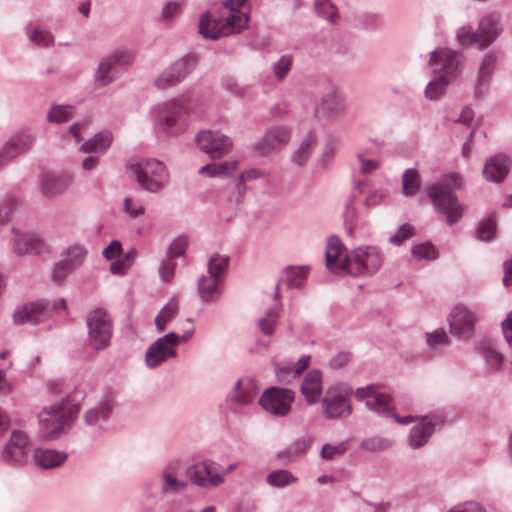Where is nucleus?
Returning a JSON list of instances; mask_svg holds the SVG:
<instances>
[{
	"mask_svg": "<svg viewBox=\"0 0 512 512\" xmlns=\"http://www.w3.org/2000/svg\"><path fill=\"white\" fill-rule=\"evenodd\" d=\"M391 445L392 441L387 438L371 437L365 439L362 442L361 447L369 452H380L390 448Z\"/></svg>",
	"mask_w": 512,
	"mask_h": 512,
	"instance_id": "obj_54",
	"label": "nucleus"
},
{
	"mask_svg": "<svg viewBox=\"0 0 512 512\" xmlns=\"http://www.w3.org/2000/svg\"><path fill=\"white\" fill-rule=\"evenodd\" d=\"M498 62V57L494 52H488L483 55L479 70L477 81L475 84V89L477 93H482V91L489 85L491 77L495 71V67Z\"/></svg>",
	"mask_w": 512,
	"mask_h": 512,
	"instance_id": "obj_31",
	"label": "nucleus"
},
{
	"mask_svg": "<svg viewBox=\"0 0 512 512\" xmlns=\"http://www.w3.org/2000/svg\"><path fill=\"white\" fill-rule=\"evenodd\" d=\"M280 308L278 305L270 307L265 314V317L258 320V326L263 334L269 336L274 332V327L279 317Z\"/></svg>",
	"mask_w": 512,
	"mask_h": 512,
	"instance_id": "obj_49",
	"label": "nucleus"
},
{
	"mask_svg": "<svg viewBox=\"0 0 512 512\" xmlns=\"http://www.w3.org/2000/svg\"><path fill=\"white\" fill-rule=\"evenodd\" d=\"M14 233L13 251L18 256L23 255H38L43 249V243L33 234L20 233L17 229L13 228Z\"/></svg>",
	"mask_w": 512,
	"mask_h": 512,
	"instance_id": "obj_30",
	"label": "nucleus"
},
{
	"mask_svg": "<svg viewBox=\"0 0 512 512\" xmlns=\"http://www.w3.org/2000/svg\"><path fill=\"white\" fill-rule=\"evenodd\" d=\"M86 254L83 246L73 244L61 252L60 259L73 271L83 264Z\"/></svg>",
	"mask_w": 512,
	"mask_h": 512,
	"instance_id": "obj_38",
	"label": "nucleus"
},
{
	"mask_svg": "<svg viewBox=\"0 0 512 512\" xmlns=\"http://www.w3.org/2000/svg\"><path fill=\"white\" fill-rule=\"evenodd\" d=\"M177 468V461H171L162 469L158 480L161 494L176 495L186 488L187 482L177 478Z\"/></svg>",
	"mask_w": 512,
	"mask_h": 512,
	"instance_id": "obj_24",
	"label": "nucleus"
},
{
	"mask_svg": "<svg viewBox=\"0 0 512 512\" xmlns=\"http://www.w3.org/2000/svg\"><path fill=\"white\" fill-rule=\"evenodd\" d=\"M184 3V0H168L161 9L162 20L170 22L177 17L181 13Z\"/></svg>",
	"mask_w": 512,
	"mask_h": 512,
	"instance_id": "obj_53",
	"label": "nucleus"
},
{
	"mask_svg": "<svg viewBox=\"0 0 512 512\" xmlns=\"http://www.w3.org/2000/svg\"><path fill=\"white\" fill-rule=\"evenodd\" d=\"M84 398L85 393L74 388L59 401L43 407L38 413L41 437L53 440L66 432L77 418Z\"/></svg>",
	"mask_w": 512,
	"mask_h": 512,
	"instance_id": "obj_2",
	"label": "nucleus"
},
{
	"mask_svg": "<svg viewBox=\"0 0 512 512\" xmlns=\"http://www.w3.org/2000/svg\"><path fill=\"white\" fill-rule=\"evenodd\" d=\"M356 398L364 401L368 410L385 417H393L399 424L406 425L420 419L419 416H397L393 413L392 399L389 394L382 392L376 385L356 389Z\"/></svg>",
	"mask_w": 512,
	"mask_h": 512,
	"instance_id": "obj_8",
	"label": "nucleus"
},
{
	"mask_svg": "<svg viewBox=\"0 0 512 512\" xmlns=\"http://www.w3.org/2000/svg\"><path fill=\"white\" fill-rule=\"evenodd\" d=\"M456 40L459 45L466 46L476 43L481 50V41L477 30H473L471 26H461L456 31Z\"/></svg>",
	"mask_w": 512,
	"mask_h": 512,
	"instance_id": "obj_51",
	"label": "nucleus"
},
{
	"mask_svg": "<svg viewBox=\"0 0 512 512\" xmlns=\"http://www.w3.org/2000/svg\"><path fill=\"white\" fill-rule=\"evenodd\" d=\"M348 446V441H341L335 445L324 444L321 449V457L324 460L338 459L346 453Z\"/></svg>",
	"mask_w": 512,
	"mask_h": 512,
	"instance_id": "obj_52",
	"label": "nucleus"
},
{
	"mask_svg": "<svg viewBox=\"0 0 512 512\" xmlns=\"http://www.w3.org/2000/svg\"><path fill=\"white\" fill-rule=\"evenodd\" d=\"M317 140L315 133L313 131H309L306 136L302 139L299 146L294 150L291 155L292 162L298 167L304 166L308 159L310 158Z\"/></svg>",
	"mask_w": 512,
	"mask_h": 512,
	"instance_id": "obj_34",
	"label": "nucleus"
},
{
	"mask_svg": "<svg viewBox=\"0 0 512 512\" xmlns=\"http://www.w3.org/2000/svg\"><path fill=\"white\" fill-rule=\"evenodd\" d=\"M123 211L130 218H139L144 215L145 208L140 202L126 197L123 200Z\"/></svg>",
	"mask_w": 512,
	"mask_h": 512,
	"instance_id": "obj_59",
	"label": "nucleus"
},
{
	"mask_svg": "<svg viewBox=\"0 0 512 512\" xmlns=\"http://www.w3.org/2000/svg\"><path fill=\"white\" fill-rule=\"evenodd\" d=\"M430 66H434V73H441L452 79L462 66V55L446 47H439L430 53Z\"/></svg>",
	"mask_w": 512,
	"mask_h": 512,
	"instance_id": "obj_17",
	"label": "nucleus"
},
{
	"mask_svg": "<svg viewBox=\"0 0 512 512\" xmlns=\"http://www.w3.org/2000/svg\"><path fill=\"white\" fill-rule=\"evenodd\" d=\"M116 406V394L113 391H105L97 403L88 408L83 414V422L86 426L102 430L108 422Z\"/></svg>",
	"mask_w": 512,
	"mask_h": 512,
	"instance_id": "obj_16",
	"label": "nucleus"
},
{
	"mask_svg": "<svg viewBox=\"0 0 512 512\" xmlns=\"http://www.w3.org/2000/svg\"><path fill=\"white\" fill-rule=\"evenodd\" d=\"M178 311L179 304L176 298L169 299L155 317L157 331L162 332L167 324L177 316Z\"/></svg>",
	"mask_w": 512,
	"mask_h": 512,
	"instance_id": "obj_40",
	"label": "nucleus"
},
{
	"mask_svg": "<svg viewBox=\"0 0 512 512\" xmlns=\"http://www.w3.org/2000/svg\"><path fill=\"white\" fill-rule=\"evenodd\" d=\"M130 169L137 184L146 192L160 193L170 183V173L166 165L155 158H146L131 163Z\"/></svg>",
	"mask_w": 512,
	"mask_h": 512,
	"instance_id": "obj_6",
	"label": "nucleus"
},
{
	"mask_svg": "<svg viewBox=\"0 0 512 512\" xmlns=\"http://www.w3.org/2000/svg\"><path fill=\"white\" fill-rule=\"evenodd\" d=\"M34 136L22 131L13 135L0 148V166L14 160L18 155L29 151L34 145Z\"/></svg>",
	"mask_w": 512,
	"mask_h": 512,
	"instance_id": "obj_21",
	"label": "nucleus"
},
{
	"mask_svg": "<svg viewBox=\"0 0 512 512\" xmlns=\"http://www.w3.org/2000/svg\"><path fill=\"white\" fill-rule=\"evenodd\" d=\"M413 235V227L409 224H402L397 232L389 238V243L395 246H399L403 243V241L411 238Z\"/></svg>",
	"mask_w": 512,
	"mask_h": 512,
	"instance_id": "obj_62",
	"label": "nucleus"
},
{
	"mask_svg": "<svg viewBox=\"0 0 512 512\" xmlns=\"http://www.w3.org/2000/svg\"><path fill=\"white\" fill-rule=\"evenodd\" d=\"M267 483L272 487L283 488L291 483H295L297 478L287 470H275L266 477Z\"/></svg>",
	"mask_w": 512,
	"mask_h": 512,
	"instance_id": "obj_50",
	"label": "nucleus"
},
{
	"mask_svg": "<svg viewBox=\"0 0 512 512\" xmlns=\"http://www.w3.org/2000/svg\"><path fill=\"white\" fill-rule=\"evenodd\" d=\"M310 361L309 355L301 356L297 362L293 363L292 365H288L286 367H276V373L277 375H281L283 373H288L290 371H293L295 375H299L303 370H305Z\"/></svg>",
	"mask_w": 512,
	"mask_h": 512,
	"instance_id": "obj_60",
	"label": "nucleus"
},
{
	"mask_svg": "<svg viewBox=\"0 0 512 512\" xmlns=\"http://www.w3.org/2000/svg\"><path fill=\"white\" fill-rule=\"evenodd\" d=\"M345 111V103L342 98L337 95L334 88H330L323 95L321 102L315 106V116L321 118H336Z\"/></svg>",
	"mask_w": 512,
	"mask_h": 512,
	"instance_id": "obj_26",
	"label": "nucleus"
},
{
	"mask_svg": "<svg viewBox=\"0 0 512 512\" xmlns=\"http://www.w3.org/2000/svg\"><path fill=\"white\" fill-rule=\"evenodd\" d=\"M510 170V160L505 154H496L486 160L483 175L487 181L500 183Z\"/></svg>",
	"mask_w": 512,
	"mask_h": 512,
	"instance_id": "obj_27",
	"label": "nucleus"
},
{
	"mask_svg": "<svg viewBox=\"0 0 512 512\" xmlns=\"http://www.w3.org/2000/svg\"><path fill=\"white\" fill-rule=\"evenodd\" d=\"M450 81L451 79L447 76L441 73H434L433 79L425 88V97L428 100H438L444 94Z\"/></svg>",
	"mask_w": 512,
	"mask_h": 512,
	"instance_id": "obj_43",
	"label": "nucleus"
},
{
	"mask_svg": "<svg viewBox=\"0 0 512 512\" xmlns=\"http://www.w3.org/2000/svg\"><path fill=\"white\" fill-rule=\"evenodd\" d=\"M309 267L288 266L283 271L284 281L289 288H300L307 278Z\"/></svg>",
	"mask_w": 512,
	"mask_h": 512,
	"instance_id": "obj_44",
	"label": "nucleus"
},
{
	"mask_svg": "<svg viewBox=\"0 0 512 512\" xmlns=\"http://www.w3.org/2000/svg\"><path fill=\"white\" fill-rule=\"evenodd\" d=\"M426 342L431 350H435L437 346H446L449 340L443 330H436L426 334Z\"/></svg>",
	"mask_w": 512,
	"mask_h": 512,
	"instance_id": "obj_63",
	"label": "nucleus"
},
{
	"mask_svg": "<svg viewBox=\"0 0 512 512\" xmlns=\"http://www.w3.org/2000/svg\"><path fill=\"white\" fill-rule=\"evenodd\" d=\"M353 394L352 386L345 382H336L328 386L319 401L322 416L327 420L348 418L353 412L351 401Z\"/></svg>",
	"mask_w": 512,
	"mask_h": 512,
	"instance_id": "obj_5",
	"label": "nucleus"
},
{
	"mask_svg": "<svg viewBox=\"0 0 512 512\" xmlns=\"http://www.w3.org/2000/svg\"><path fill=\"white\" fill-rule=\"evenodd\" d=\"M500 20V15L494 12L484 15L480 19L476 30L480 37L481 50L487 48L500 36L502 32Z\"/></svg>",
	"mask_w": 512,
	"mask_h": 512,
	"instance_id": "obj_25",
	"label": "nucleus"
},
{
	"mask_svg": "<svg viewBox=\"0 0 512 512\" xmlns=\"http://www.w3.org/2000/svg\"><path fill=\"white\" fill-rule=\"evenodd\" d=\"M300 392L309 405H314L321 400L323 387L322 373L320 370L312 369L305 375L300 386Z\"/></svg>",
	"mask_w": 512,
	"mask_h": 512,
	"instance_id": "obj_28",
	"label": "nucleus"
},
{
	"mask_svg": "<svg viewBox=\"0 0 512 512\" xmlns=\"http://www.w3.org/2000/svg\"><path fill=\"white\" fill-rule=\"evenodd\" d=\"M73 105H52L47 113V120L50 123H63L68 121L75 114Z\"/></svg>",
	"mask_w": 512,
	"mask_h": 512,
	"instance_id": "obj_47",
	"label": "nucleus"
},
{
	"mask_svg": "<svg viewBox=\"0 0 512 512\" xmlns=\"http://www.w3.org/2000/svg\"><path fill=\"white\" fill-rule=\"evenodd\" d=\"M477 353L485 364L487 375L501 371L504 365V357L491 341H484L477 347Z\"/></svg>",
	"mask_w": 512,
	"mask_h": 512,
	"instance_id": "obj_29",
	"label": "nucleus"
},
{
	"mask_svg": "<svg viewBox=\"0 0 512 512\" xmlns=\"http://www.w3.org/2000/svg\"><path fill=\"white\" fill-rule=\"evenodd\" d=\"M218 464L211 459L203 460L186 468L188 479L202 489H214L224 483V474L218 472Z\"/></svg>",
	"mask_w": 512,
	"mask_h": 512,
	"instance_id": "obj_12",
	"label": "nucleus"
},
{
	"mask_svg": "<svg viewBox=\"0 0 512 512\" xmlns=\"http://www.w3.org/2000/svg\"><path fill=\"white\" fill-rule=\"evenodd\" d=\"M475 313L463 304H458L449 316L450 332L453 336L469 339L474 332Z\"/></svg>",
	"mask_w": 512,
	"mask_h": 512,
	"instance_id": "obj_19",
	"label": "nucleus"
},
{
	"mask_svg": "<svg viewBox=\"0 0 512 512\" xmlns=\"http://www.w3.org/2000/svg\"><path fill=\"white\" fill-rule=\"evenodd\" d=\"M111 142L112 135L109 132H99L85 141L79 149L84 153L103 154L110 147Z\"/></svg>",
	"mask_w": 512,
	"mask_h": 512,
	"instance_id": "obj_37",
	"label": "nucleus"
},
{
	"mask_svg": "<svg viewBox=\"0 0 512 512\" xmlns=\"http://www.w3.org/2000/svg\"><path fill=\"white\" fill-rule=\"evenodd\" d=\"M461 186L462 176L451 172L444 174L427 188L432 205L437 213L445 216L448 225L459 222L463 216L464 208L456 195Z\"/></svg>",
	"mask_w": 512,
	"mask_h": 512,
	"instance_id": "obj_4",
	"label": "nucleus"
},
{
	"mask_svg": "<svg viewBox=\"0 0 512 512\" xmlns=\"http://www.w3.org/2000/svg\"><path fill=\"white\" fill-rule=\"evenodd\" d=\"M198 64V56L194 53H189L174 61L168 68L181 83Z\"/></svg>",
	"mask_w": 512,
	"mask_h": 512,
	"instance_id": "obj_35",
	"label": "nucleus"
},
{
	"mask_svg": "<svg viewBox=\"0 0 512 512\" xmlns=\"http://www.w3.org/2000/svg\"><path fill=\"white\" fill-rule=\"evenodd\" d=\"M495 221L491 218L480 224L476 231V236L480 241H489L495 234Z\"/></svg>",
	"mask_w": 512,
	"mask_h": 512,
	"instance_id": "obj_61",
	"label": "nucleus"
},
{
	"mask_svg": "<svg viewBox=\"0 0 512 512\" xmlns=\"http://www.w3.org/2000/svg\"><path fill=\"white\" fill-rule=\"evenodd\" d=\"M292 58L288 55L281 56L272 66L277 80L282 81L291 70Z\"/></svg>",
	"mask_w": 512,
	"mask_h": 512,
	"instance_id": "obj_57",
	"label": "nucleus"
},
{
	"mask_svg": "<svg viewBox=\"0 0 512 512\" xmlns=\"http://www.w3.org/2000/svg\"><path fill=\"white\" fill-rule=\"evenodd\" d=\"M316 13L326 19L330 24H336L339 14L336 6L330 0H314Z\"/></svg>",
	"mask_w": 512,
	"mask_h": 512,
	"instance_id": "obj_48",
	"label": "nucleus"
},
{
	"mask_svg": "<svg viewBox=\"0 0 512 512\" xmlns=\"http://www.w3.org/2000/svg\"><path fill=\"white\" fill-rule=\"evenodd\" d=\"M31 444L28 435L21 430H13L10 439L3 447L0 459L9 467H23L29 459Z\"/></svg>",
	"mask_w": 512,
	"mask_h": 512,
	"instance_id": "obj_10",
	"label": "nucleus"
},
{
	"mask_svg": "<svg viewBox=\"0 0 512 512\" xmlns=\"http://www.w3.org/2000/svg\"><path fill=\"white\" fill-rule=\"evenodd\" d=\"M155 113V127L165 135H177L188 126L189 111L182 98H173L162 103L156 108Z\"/></svg>",
	"mask_w": 512,
	"mask_h": 512,
	"instance_id": "obj_7",
	"label": "nucleus"
},
{
	"mask_svg": "<svg viewBox=\"0 0 512 512\" xmlns=\"http://www.w3.org/2000/svg\"><path fill=\"white\" fill-rule=\"evenodd\" d=\"M229 265V256L213 254L208 261L207 274L223 280Z\"/></svg>",
	"mask_w": 512,
	"mask_h": 512,
	"instance_id": "obj_46",
	"label": "nucleus"
},
{
	"mask_svg": "<svg viewBox=\"0 0 512 512\" xmlns=\"http://www.w3.org/2000/svg\"><path fill=\"white\" fill-rule=\"evenodd\" d=\"M195 140L199 149L213 159L221 158L232 148V141L218 131H201L197 134Z\"/></svg>",
	"mask_w": 512,
	"mask_h": 512,
	"instance_id": "obj_18",
	"label": "nucleus"
},
{
	"mask_svg": "<svg viewBox=\"0 0 512 512\" xmlns=\"http://www.w3.org/2000/svg\"><path fill=\"white\" fill-rule=\"evenodd\" d=\"M176 262L168 258H164L159 266V277L163 282L170 281L175 274Z\"/></svg>",
	"mask_w": 512,
	"mask_h": 512,
	"instance_id": "obj_64",
	"label": "nucleus"
},
{
	"mask_svg": "<svg viewBox=\"0 0 512 512\" xmlns=\"http://www.w3.org/2000/svg\"><path fill=\"white\" fill-rule=\"evenodd\" d=\"M58 308H66L65 299L61 298L54 303L47 300L28 302L14 311L13 319L16 324H38Z\"/></svg>",
	"mask_w": 512,
	"mask_h": 512,
	"instance_id": "obj_11",
	"label": "nucleus"
},
{
	"mask_svg": "<svg viewBox=\"0 0 512 512\" xmlns=\"http://www.w3.org/2000/svg\"><path fill=\"white\" fill-rule=\"evenodd\" d=\"M132 61V54L126 50H117L104 57L94 75L97 86L104 87L114 81L120 71Z\"/></svg>",
	"mask_w": 512,
	"mask_h": 512,
	"instance_id": "obj_14",
	"label": "nucleus"
},
{
	"mask_svg": "<svg viewBox=\"0 0 512 512\" xmlns=\"http://www.w3.org/2000/svg\"><path fill=\"white\" fill-rule=\"evenodd\" d=\"M86 323L89 345L98 351L106 349L110 345L113 333L112 321L106 310L97 308L91 311Z\"/></svg>",
	"mask_w": 512,
	"mask_h": 512,
	"instance_id": "obj_9",
	"label": "nucleus"
},
{
	"mask_svg": "<svg viewBox=\"0 0 512 512\" xmlns=\"http://www.w3.org/2000/svg\"><path fill=\"white\" fill-rule=\"evenodd\" d=\"M440 421L441 418L438 416L434 418L424 416L422 420L410 430L407 439L409 447L414 450L423 447L434 433L436 424Z\"/></svg>",
	"mask_w": 512,
	"mask_h": 512,
	"instance_id": "obj_23",
	"label": "nucleus"
},
{
	"mask_svg": "<svg viewBox=\"0 0 512 512\" xmlns=\"http://www.w3.org/2000/svg\"><path fill=\"white\" fill-rule=\"evenodd\" d=\"M69 174L46 173L39 178V187L43 197L54 198L62 195L72 184Z\"/></svg>",
	"mask_w": 512,
	"mask_h": 512,
	"instance_id": "obj_22",
	"label": "nucleus"
},
{
	"mask_svg": "<svg viewBox=\"0 0 512 512\" xmlns=\"http://www.w3.org/2000/svg\"><path fill=\"white\" fill-rule=\"evenodd\" d=\"M294 399L295 392L293 390L270 387L261 395L259 405L263 410L276 417H284L290 412Z\"/></svg>",
	"mask_w": 512,
	"mask_h": 512,
	"instance_id": "obj_15",
	"label": "nucleus"
},
{
	"mask_svg": "<svg viewBox=\"0 0 512 512\" xmlns=\"http://www.w3.org/2000/svg\"><path fill=\"white\" fill-rule=\"evenodd\" d=\"M257 394L258 387L256 381L252 378H243L237 381L232 400L236 404L246 406L253 403Z\"/></svg>",
	"mask_w": 512,
	"mask_h": 512,
	"instance_id": "obj_32",
	"label": "nucleus"
},
{
	"mask_svg": "<svg viewBox=\"0 0 512 512\" xmlns=\"http://www.w3.org/2000/svg\"><path fill=\"white\" fill-rule=\"evenodd\" d=\"M238 166L237 161H226L222 163H211L201 167L198 171L199 175L208 177L229 176Z\"/></svg>",
	"mask_w": 512,
	"mask_h": 512,
	"instance_id": "obj_41",
	"label": "nucleus"
},
{
	"mask_svg": "<svg viewBox=\"0 0 512 512\" xmlns=\"http://www.w3.org/2000/svg\"><path fill=\"white\" fill-rule=\"evenodd\" d=\"M180 82L171 72V70L167 67L158 76L154 79L153 85L157 89H168L178 85Z\"/></svg>",
	"mask_w": 512,
	"mask_h": 512,
	"instance_id": "obj_55",
	"label": "nucleus"
},
{
	"mask_svg": "<svg viewBox=\"0 0 512 512\" xmlns=\"http://www.w3.org/2000/svg\"><path fill=\"white\" fill-rule=\"evenodd\" d=\"M446 512H487V510L480 502L468 500L455 504Z\"/></svg>",
	"mask_w": 512,
	"mask_h": 512,
	"instance_id": "obj_58",
	"label": "nucleus"
},
{
	"mask_svg": "<svg viewBox=\"0 0 512 512\" xmlns=\"http://www.w3.org/2000/svg\"><path fill=\"white\" fill-rule=\"evenodd\" d=\"M223 280L211 275H204L198 281V293L203 301H212L218 293V287Z\"/></svg>",
	"mask_w": 512,
	"mask_h": 512,
	"instance_id": "obj_39",
	"label": "nucleus"
},
{
	"mask_svg": "<svg viewBox=\"0 0 512 512\" xmlns=\"http://www.w3.org/2000/svg\"><path fill=\"white\" fill-rule=\"evenodd\" d=\"M344 245L336 235L328 237L325 248V262L329 271L338 273L344 271L352 276L373 275L382 266L383 254L375 246H360L346 255L342 262L339 257Z\"/></svg>",
	"mask_w": 512,
	"mask_h": 512,
	"instance_id": "obj_1",
	"label": "nucleus"
},
{
	"mask_svg": "<svg viewBox=\"0 0 512 512\" xmlns=\"http://www.w3.org/2000/svg\"><path fill=\"white\" fill-rule=\"evenodd\" d=\"M421 186V178L415 168L407 169L402 175V192L405 196H413L418 193Z\"/></svg>",
	"mask_w": 512,
	"mask_h": 512,
	"instance_id": "obj_45",
	"label": "nucleus"
},
{
	"mask_svg": "<svg viewBox=\"0 0 512 512\" xmlns=\"http://www.w3.org/2000/svg\"><path fill=\"white\" fill-rule=\"evenodd\" d=\"M412 255L419 259L434 260L438 257V252L431 243H420L413 247Z\"/></svg>",
	"mask_w": 512,
	"mask_h": 512,
	"instance_id": "obj_56",
	"label": "nucleus"
},
{
	"mask_svg": "<svg viewBox=\"0 0 512 512\" xmlns=\"http://www.w3.org/2000/svg\"><path fill=\"white\" fill-rule=\"evenodd\" d=\"M290 134V130L285 126H273L266 130L254 148L260 155L266 156L284 147L290 140Z\"/></svg>",
	"mask_w": 512,
	"mask_h": 512,
	"instance_id": "obj_20",
	"label": "nucleus"
},
{
	"mask_svg": "<svg viewBox=\"0 0 512 512\" xmlns=\"http://www.w3.org/2000/svg\"><path fill=\"white\" fill-rule=\"evenodd\" d=\"M34 462L44 469H51L61 465L67 458V454L53 449L37 448L34 451Z\"/></svg>",
	"mask_w": 512,
	"mask_h": 512,
	"instance_id": "obj_33",
	"label": "nucleus"
},
{
	"mask_svg": "<svg viewBox=\"0 0 512 512\" xmlns=\"http://www.w3.org/2000/svg\"><path fill=\"white\" fill-rule=\"evenodd\" d=\"M198 64V56L194 53H189L174 61L168 68L181 83Z\"/></svg>",
	"mask_w": 512,
	"mask_h": 512,
	"instance_id": "obj_36",
	"label": "nucleus"
},
{
	"mask_svg": "<svg viewBox=\"0 0 512 512\" xmlns=\"http://www.w3.org/2000/svg\"><path fill=\"white\" fill-rule=\"evenodd\" d=\"M245 2L246 0H221L222 9L219 12L210 11L201 16L199 33L212 40L239 33L249 20L248 14L240 11Z\"/></svg>",
	"mask_w": 512,
	"mask_h": 512,
	"instance_id": "obj_3",
	"label": "nucleus"
},
{
	"mask_svg": "<svg viewBox=\"0 0 512 512\" xmlns=\"http://www.w3.org/2000/svg\"><path fill=\"white\" fill-rule=\"evenodd\" d=\"M26 35L29 41L39 48H49L54 45L53 34L42 27L27 28Z\"/></svg>",
	"mask_w": 512,
	"mask_h": 512,
	"instance_id": "obj_42",
	"label": "nucleus"
},
{
	"mask_svg": "<svg viewBox=\"0 0 512 512\" xmlns=\"http://www.w3.org/2000/svg\"><path fill=\"white\" fill-rule=\"evenodd\" d=\"M181 338L175 332H169L155 340L145 353V363L149 368H157L177 355L176 348Z\"/></svg>",
	"mask_w": 512,
	"mask_h": 512,
	"instance_id": "obj_13",
	"label": "nucleus"
}]
</instances>
